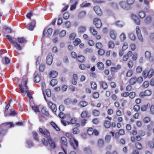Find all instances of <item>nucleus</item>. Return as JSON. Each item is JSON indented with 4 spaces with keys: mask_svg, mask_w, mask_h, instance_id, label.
I'll use <instances>...</instances> for the list:
<instances>
[{
    "mask_svg": "<svg viewBox=\"0 0 154 154\" xmlns=\"http://www.w3.org/2000/svg\"><path fill=\"white\" fill-rule=\"evenodd\" d=\"M94 23L97 28L100 27L102 25L101 20L97 18H95L94 19Z\"/></svg>",
    "mask_w": 154,
    "mask_h": 154,
    "instance_id": "9",
    "label": "nucleus"
},
{
    "mask_svg": "<svg viewBox=\"0 0 154 154\" xmlns=\"http://www.w3.org/2000/svg\"><path fill=\"white\" fill-rule=\"evenodd\" d=\"M129 37L132 40L134 41L136 37L134 34L133 33H130L129 34Z\"/></svg>",
    "mask_w": 154,
    "mask_h": 154,
    "instance_id": "49",
    "label": "nucleus"
},
{
    "mask_svg": "<svg viewBox=\"0 0 154 154\" xmlns=\"http://www.w3.org/2000/svg\"><path fill=\"white\" fill-rule=\"evenodd\" d=\"M4 29L5 30L7 33H9L12 32V30L9 27L5 26L4 27Z\"/></svg>",
    "mask_w": 154,
    "mask_h": 154,
    "instance_id": "53",
    "label": "nucleus"
},
{
    "mask_svg": "<svg viewBox=\"0 0 154 154\" xmlns=\"http://www.w3.org/2000/svg\"><path fill=\"white\" fill-rule=\"evenodd\" d=\"M148 106H150L149 104H147L146 105L143 106L141 108V110L142 111H145Z\"/></svg>",
    "mask_w": 154,
    "mask_h": 154,
    "instance_id": "41",
    "label": "nucleus"
},
{
    "mask_svg": "<svg viewBox=\"0 0 154 154\" xmlns=\"http://www.w3.org/2000/svg\"><path fill=\"white\" fill-rule=\"evenodd\" d=\"M52 32V29L51 28H49L46 32V35L47 36L49 37L51 35Z\"/></svg>",
    "mask_w": 154,
    "mask_h": 154,
    "instance_id": "34",
    "label": "nucleus"
},
{
    "mask_svg": "<svg viewBox=\"0 0 154 154\" xmlns=\"http://www.w3.org/2000/svg\"><path fill=\"white\" fill-rule=\"evenodd\" d=\"M78 60L80 62H83L85 61V58L83 56H79L78 57Z\"/></svg>",
    "mask_w": 154,
    "mask_h": 154,
    "instance_id": "30",
    "label": "nucleus"
},
{
    "mask_svg": "<svg viewBox=\"0 0 154 154\" xmlns=\"http://www.w3.org/2000/svg\"><path fill=\"white\" fill-rule=\"evenodd\" d=\"M86 12L85 11H82L80 12L78 15V17L79 18H84L85 16Z\"/></svg>",
    "mask_w": 154,
    "mask_h": 154,
    "instance_id": "22",
    "label": "nucleus"
},
{
    "mask_svg": "<svg viewBox=\"0 0 154 154\" xmlns=\"http://www.w3.org/2000/svg\"><path fill=\"white\" fill-rule=\"evenodd\" d=\"M27 146L29 148H30L33 145V144L29 140H27L26 141Z\"/></svg>",
    "mask_w": 154,
    "mask_h": 154,
    "instance_id": "33",
    "label": "nucleus"
},
{
    "mask_svg": "<svg viewBox=\"0 0 154 154\" xmlns=\"http://www.w3.org/2000/svg\"><path fill=\"white\" fill-rule=\"evenodd\" d=\"M32 134L34 139L35 140H38L39 139V138L38 137V134L35 131H33Z\"/></svg>",
    "mask_w": 154,
    "mask_h": 154,
    "instance_id": "51",
    "label": "nucleus"
},
{
    "mask_svg": "<svg viewBox=\"0 0 154 154\" xmlns=\"http://www.w3.org/2000/svg\"><path fill=\"white\" fill-rule=\"evenodd\" d=\"M76 34L74 33L71 34L69 36V38L70 40H73L75 38Z\"/></svg>",
    "mask_w": 154,
    "mask_h": 154,
    "instance_id": "55",
    "label": "nucleus"
},
{
    "mask_svg": "<svg viewBox=\"0 0 154 154\" xmlns=\"http://www.w3.org/2000/svg\"><path fill=\"white\" fill-rule=\"evenodd\" d=\"M98 68L101 70H103L104 69V64L101 62H98L97 64Z\"/></svg>",
    "mask_w": 154,
    "mask_h": 154,
    "instance_id": "18",
    "label": "nucleus"
},
{
    "mask_svg": "<svg viewBox=\"0 0 154 154\" xmlns=\"http://www.w3.org/2000/svg\"><path fill=\"white\" fill-rule=\"evenodd\" d=\"M136 147L138 149H140L142 148V145L141 143L139 142H137L135 143Z\"/></svg>",
    "mask_w": 154,
    "mask_h": 154,
    "instance_id": "62",
    "label": "nucleus"
},
{
    "mask_svg": "<svg viewBox=\"0 0 154 154\" xmlns=\"http://www.w3.org/2000/svg\"><path fill=\"white\" fill-rule=\"evenodd\" d=\"M58 73L57 72L55 71H52L49 74L51 77L53 78H55L57 75Z\"/></svg>",
    "mask_w": 154,
    "mask_h": 154,
    "instance_id": "20",
    "label": "nucleus"
},
{
    "mask_svg": "<svg viewBox=\"0 0 154 154\" xmlns=\"http://www.w3.org/2000/svg\"><path fill=\"white\" fill-rule=\"evenodd\" d=\"M133 109L135 111L138 112L140 109V107L139 105H136L134 106Z\"/></svg>",
    "mask_w": 154,
    "mask_h": 154,
    "instance_id": "57",
    "label": "nucleus"
},
{
    "mask_svg": "<svg viewBox=\"0 0 154 154\" xmlns=\"http://www.w3.org/2000/svg\"><path fill=\"white\" fill-rule=\"evenodd\" d=\"M84 151L86 154H91V151L89 147H85L84 149Z\"/></svg>",
    "mask_w": 154,
    "mask_h": 154,
    "instance_id": "25",
    "label": "nucleus"
},
{
    "mask_svg": "<svg viewBox=\"0 0 154 154\" xmlns=\"http://www.w3.org/2000/svg\"><path fill=\"white\" fill-rule=\"evenodd\" d=\"M51 125L52 126V127L57 131H60V129L57 126V125L56 124L53 122H51Z\"/></svg>",
    "mask_w": 154,
    "mask_h": 154,
    "instance_id": "26",
    "label": "nucleus"
},
{
    "mask_svg": "<svg viewBox=\"0 0 154 154\" xmlns=\"http://www.w3.org/2000/svg\"><path fill=\"white\" fill-rule=\"evenodd\" d=\"M115 25L119 27H122L125 25L124 22L121 21H117L114 23Z\"/></svg>",
    "mask_w": 154,
    "mask_h": 154,
    "instance_id": "15",
    "label": "nucleus"
},
{
    "mask_svg": "<svg viewBox=\"0 0 154 154\" xmlns=\"http://www.w3.org/2000/svg\"><path fill=\"white\" fill-rule=\"evenodd\" d=\"M48 105L53 112H56L57 107L55 104L51 102H49L48 103Z\"/></svg>",
    "mask_w": 154,
    "mask_h": 154,
    "instance_id": "12",
    "label": "nucleus"
},
{
    "mask_svg": "<svg viewBox=\"0 0 154 154\" xmlns=\"http://www.w3.org/2000/svg\"><path fill=\"white\" fill-rule=\"evenodd\" d=\"M91 88L94 90H96L97 89V84L94 82H91Z\"/></svg>",
    "mask_w": 154,
    "mask_h": 154,
    "instance_id": "37",
    "label": "nucleus"
},
{
    "mask_svg": "<svg viewBox=\"0 0 154 154\" xmlns=\"http://www.w3.org/2000/svg\"><path fill=\"white\" fill-rule=\"evenodd\" d=\"M32 109L34 110L35 112H39V109L38 107L37 106L34 105L32 106Z\"/></svg>",
    "mask_w": 154,
    "mask_h": 154,
    "instance_id": "46",
    "label": "nucleus"
},
{
    "mask_svg": "<svg viewBox=\"0 0 154 154\" xmlns=\"http://www.w3.org/2000/svg\"><path fill=\"white\" fill-rule=\"evenodd\" d=\"M90 31L91 33L94 35L96 36L97 35V31L93 28H90Z\"/></svg>",
    "mask_w": 154,
    "mask_h": 154,
    "instance_id": "28",
    "label": "nucleus"
},
{
    "mask_svg": "<svg viewBox=\"0 0 154 154\" xmlns=\"http://www.w3.org/2000/svg\"><path fill=\"white\" fill-rule=\"evenodd\" d=\"M53 57L52 55L50 54L46 58V63L47 64L50 65L52 62Z\"/></svg>",
    "mask_w": 154,
    "mask_h": 154,
    "instance_id": "11",
    "label": "nucleus"
},
{
    "mask_svg": "<svg viewBox=\"0 0 154 154\" xmlns=\"http://www.w3.org/2000/svg\"><path fill=\"white\" fill-rule=\"evenodd\" d=\"M100 84L102 87V88L104 89H106L107 88V84L103 82H101L100 83Z\"/></svg>",
    "mask_w": 154,
    "mask_h": 154,
    "instance_id": "36",
    "label": "nucleus"
},
{
    "mask_svg": "<svg viewBox=\"0 0 154 154\" xmlns=\"http://www.w3.org/2000/svg\"><path fill=\"white\" fill-rule=\"evenodd\" d=\"M39 132L46 137L48 140V143L51 147L52 148H54L56 147L55 142L52 139L50 138V133L46 129H45L44 130H43L40 128H39Z\"/></svg>",
    "mask_w": 154,
    "mask_h": 154,
    "instance_id": "2",
    "label": "nucleus"
},
{
    "mask_svg": "<svg viewBox=\"0 0 154 154\" xmlns=\"http://www.w3.org/2000/svg\"><path fill=\"white\" fill-rule=\"evenodd\" d=\"M98 144L100 147H102L104 145L103 140L102 139L99 140L98 141Z\"/></svg>",
    "mask_w": 154,
    "mask_h": 154,
    "instance_id": "45",
    "label": "nucleus"
},
{
    "mask_svg": "<svg viewBox=\"0 0 154 154\" xmlns=\"http://www.w3.org/2000/svg\"><path fill=\"white\" fill-rule=\"evenodd\" d=\"M87 132L88 134L89 135H92L94 133V129L92 128H90L88 129Z\"/></svg>",
    "mask_w": 154,
    "mask_h": 154,
    "instance_id": "39",
    "label": "nucleus"
},
{
    "mask_svg": "<svg viewBox=\"0 0 154 154\" xmlns=\"http://www.w3.org/2000/svg\"><path fill=\"white\" fill-rule=\"evenodd\" d=\"M136 31L138 38L141 42H143V38L141 34L140 30L138 26H137Z\"/></svg>",
    "mask_w": 154,
    "mask_h": 154,
    "instance_id": "7",
    "label": "nucleus"
},
{
    "mask_svg": "<svg viewBox=\"0 0 154 154\" xmlns=\"http://www.w3.org/2000/svg\"><path fill=\"white\" fill-rule=\"evenodd\" d=\"M142 67L140 66H137L136 69V72L137 73H140L142 71Z\"/></svg>",
    "mask_w": 154,
    "mask_h": 154,
    "instance_id": "58",
    "label": "nucleus"
},
{
    "mask_svg": "<svg viewBox=\"0 0 154 154\" xmlns=\"http://www.w3.org/2000/svg\"><path fill=\"white\" fill-rule=\"evenodd\" d=\"M86 30V27L84 26H81L79 29V31L80 32H84Z\"/></svg>",
    "mask_w": 154,
    "mask_h": 154,
    "instance_id": "43",
    "label": "nucleus"
},
{
    "mask_svg": "<svg viewBox=\"0 0 154 154\" xmlns=\"http://www.w3.org/2000/svg\"><path fill=\"white\" fill-rule=\"evenodd\" d=\"M145 57L147 59L149 58L151 56L150 52L148 51H146L145 53Z\"/></svg>",
    "mask_w": 154,
    "mask_h": 154,
    "instance_id": "44",
    "label": "nucleus"
},
{
    "mask_svg": "<svg viewBox=\"0 0 154 154\" xmlns=\"http://www.w3.org/2000/svg\"><path fill=\"white\" fill-rule=\"evenodd\" d=\"M104 125L106 128H109L111 125L110 122L109 121H105L104 122Z\"/></svg>",
    "mask_w": 154,
    "mask_h": 154,
    "instance_id": "32",
    "label": "nucleus"
},
{
    "mask_svg": "<svg viewBox=\"0 0 154 154\" xmlns=\"http://www.w3.org/2000/svg\"><path fill=\"white\" fill-rule=\"evenodd\" d=\"M93 10L96 14L98 16H101L102 15V12L100 7L96 6L93 8Z\"/></svg>",
    "mask_w": 154,
    "mask_h": 154,
    "instance_id": "10",
    "label": "nucleus"
},
{
    "mask_svg": "<svg viewBox=\"0 0 154 154\" xmlns=\"http://www.w3.org/2000/svg\"><path fill=\"white\" fill-rule=\"evenodd\" d=\"M131 18L134 20V21L137 24H139L140 21L139 19L135 15L132 14L131 16Z\"/></svg>",
    "mask_w": 154,
    "mask_h": 154,
    "instance_id": "14",
    "label": "nucleus"
},
{
    "mask_svg": "<svg viewBox=\"0 0 154 154\" xmlns=\"http://www.w3.org/2000/svg\"><path fill=\"white\" fill-rule=\"evenodd\" d=\"M42 142V144L45 146H47L48 144V142L47 140H46L45 138H42L41 140Z\"/></svg>",
    "mask_w": 154,
    "mask_h": 154,
    "instance_id": "54",
    "label": "nucleus"
},
{
    "mask_svg": "<svg viewBox=\"0 0 154 154\" xmlns=\"http://www.w3.org/2000/svg\"><path fill=\"white\" fill-rule=\"evenodd\" d=\"M79 104L80 106L82 107H84L87 105L88 103L86 101H81Z\"/></svg>",
    "mask_w": 154,
    "mask_h": 154,
    "instance_id": "31",
    "label": "nucleus"
},
{
    "mask_svg": "<svg viewBox=\"0 0 154 154\" xmlns=\"http://www.w3.org/2000/svg\"><path fill=\"white\" fill-rule=\"evenodd\" d=\"M108 47L110 48H113L114 47V44L113 42L112 41H110L108 43Z\"/></svg>",
    "mask_w": 154,
    "mask_h": 154,
    "instance_id": "40",
    "label": "nucleus"
},
{
    "mask_svg": "<svg viewBox=\"0 0 154 154\" xmlns=\"http://www.w3.org/2000/svg\"><path fill=\"white\" fill-rule=\"evenodd\" d=\"M35 75L34 81L36 83L38 82L40 80V77L36 73V72L34 73Z\"/></svg>",
    "mask_w": 154,
    "mask_h": 154,
    "instance_id": "19",
    "label": "nucleus"
},
{
    "mask_svg": "<svg viewBox=\"0 0 154 154\" xmlns=\"http://www.w3.org/2000/svg\"><path fill=\"white\" fill-rule=\"evenodd\" d=\"M149 85V83L147 81L144 82L143 84V87L144 88H146Z\"/></svg>",
    "mask_w": 154,
    "mask_h": 154,
    "instance_id": "60",
    "label": "nucleus"
},
{
    "mask_svg": "<svg viewBox=\"0 0 154 154\" xmlns=\"http://www.w3.org/2000/svg\"><path fill=\"white\" fill-rule=\"evenodd\" d=\"M7 38L13 45V46L19 50H21L22 49L23 46L20 45L15 40H14V38L9 35H7L6 36Z\"/></svg>",
    "mask_w": 154,
    "mask_h": 154,
    "instance_id": "3",
    "label": "nucleus"
},
{
    "mask_svg": "<svg viewBox=\"0 0 154 154\" xmlns=\"http://www.w3.org/2000/svg\"><path fill=\"white\" fill-rule=\"evenodd\" d=\"M69 142L70 144L72 146L74 149H75L78 145V141L75 138H73L69 140Z\"/></svg>",
    "mask_w": 154,
    "mask_h": 154,
    "instance_id": "8",
    "label": "nucleus"
},
{
    "mask_svg": "<svg viewBox=\"0 0 154 154\" xmlns=\"http://www.w3.org/2000/svg\"><path fill=\"white\" fill-rule=\"evenodd\" d=\"M42 114L47 116H48L49 115L48 112L46 110L45 108L44 107L42 108Z\"/></svg>",
    "mask_w": 154,
    "mask_h": 154,
    "instance_id": "35",
    "label": "nucleus"
},
{
    "mask_svg": "<svg viewBox=\"0 0 154 154\" xmlns=\"http://www.w3.org/2000/svg\"><path fill=\"white\" fill-rule=\"evenodd\" d=\"M61 141L62 144L64 145L65 146H66L67 145V141L65 137H62L61 138Z\"/></svg>",
    "mask_w": 154,
    "mask_h": 154,
    "instance_id": "24",
    "label": "nucleus"
},
{
    "mask_svg": "<svg viewBox=\"0 0 154 154\" xmlns=\"http://www.w3.org/2000/svg\"><path fill=\"white\" fill-rule=\"evenodd\" d=\"M57 83V81L56 79H53L50 82V85L52 86L56 85Z\"/></svg>",
    "mask_w": 154,
    "mask_h": 154,
    "instance_id": "29",
    "label": "nucleus"
},
{
    "mask_svg": "<svg viewBox=\"0 0 154 154\" xmlns=\"http://www.w3.org/2000/svg\"><path fill=\"white\" fill-rule=\"evenodd\" d=\"M66 34V31L64 30H63L59 33V35L60 37H63Z\"/></svg>",
    "mask_w": 154,
    "mask_h": 154,
    "instance_id": "50",
    "label": "nucleus"
},
{
    "mask_svg": "<svg viewBox=\"0 0 154 154\" xmlns=\"http://www.w3.org/2000/svg\"><path fill=\"white\" fill-rule=\"evenodd\" d=\"M46 94L47 96L48 97H50L51 96V91L49 89H47L45 90Z\"/></svg>",
    "mask_w": 154,
    "mask_h": 154,
    "instance_id": "59",
    "label": "nucleus"
},
{
    "mask_svg": "<svg viewBox=\"0 0 154 154\" xmlns=\"http://www.w3.org/2000/svg\"><path fill=\"white\" fill-rule=\"evenodd\" d=\"M100 114L99 111L98 110L94 109L93 112V114L95 116H98Z\"/></svg>",
    "mask_w": 154,
    "mask_h": 154,
    "instance_id": "42",
    "label": "nucleus"
},
{
    "mask_svg": "<svg viewBox=\"0 0 154 154\" xmlns=\"http://www.w3.org/2000/svg\"><path fill=\"white\" fill-rule=\"evenodd\" d=\"M154 73V70L152 69H151L148 72V78L149 79L153 75Z\"/></svg>",
    "mask_w": 154,
    "mask_h": 154,
    "instance_id": "23",
    "label": "nucleus"
},
{
    "mask_svg": "<svg viewBox=\"0 0 154 154\" xmlns=\"http://www.w3.org/2000/svg\"><path fill=\"white\" fill-rule=\"evenodd\" d=\"M71 102V99L68 98L66 99L64 101V103L67 105L70 104Z\"/></svg>",
    "mask_w": 154,
    "mask_h": 154,
    "instance_id": "64",
    "label": "nucleus"
},
{
    "mask_svg": "<svg viewBox=\"0 0 154 154\" xmlns=\"http://www.w3.org/2000/svg\"><path fill=\"white\" fill-rule=\"evenodd\" d=\"M151 94V91L150 90H146L143 93H141L140 94V95L141 96H148L150 95Z\"/></svg>",
    "mask_w": 154,
    "mask_h": 154,
    "instance_id": "16",
    "label": "nucleus"
},
{
    "mask_svg": "<svg viewBox=\"0 0 154 154\" xmlns=\"http://www.w3.org/2000/svg\"><path fill=\"white\" fill-rule=\"evenodd\" d=\"M80 132V131L77 128H74L73 129V133L74 134H78Z\"/></svg>",
    "mask_w": 154,
    "mask_h": 154,
    "instance_id": "52",
    "label": "nucleus"
},
{
    "mask_svg": "<svg viewBox=\"0 0 154 154\" xmlns=\"http://www.w3.org/2000/svg\"><path fill=\"white\" fill-rule=\"evenodd\" d=\"M81 40L79 38L76 39L73 42V44L74 45H77L81 42Z\"/></svg>",
    "mask_w": 154,
    "mask_h": 154,
    "instance_id": "38",
    "label": "nucleus"
},
{
    "mask_svg": "<svg viewBox=\"0 0 154 154\" xmlns=\"http://www.w3.org/2000/svg\"><path fill=\"white\" fill-rule=\"evenodd\" d=\"M36 24L35 20H32L31 22L29 24V25L26 26V28L32 31L35 26Z\"/></svg>",
    "mask_w": 154,
    "mask_h": 154,
    "instance_id": "5",
    "label": "nucleus"
},
{
    "mask_svg": "<svg viewBox=\"0 0 154 154\" xmlns=\"http://www.w3.org/2000/svg\"><path fill=\"white\" fill-rule=\"evenodd\" d=\"M139 15L141 18H143L145 17V13L144 11H142L139 12Z\"/></svg>",
    "mask_w": 154,
    "mask_h": 154,
    "instance_id": "48",
    "label": "nucleus"
},
{
    "mask_svg": "<svg viewBox=\"0 0 154 154\" xmlns=\"http://www.w3.org/2000/svg\"><path fill=\"white\" fill-rule=\"evenodd\" d=\"M132 70H129L127 72L126 74V76L128 77H130L132 76Z\"/></svg>",
    "mask_w": 154,
    "mask_h": 154,
    "instance_id": "56",
    "label": "nucleus"
},
{
    "mask_svg": "<svg viewBox=\"0 0 154 154\" xmlns=\"http://www.w3.org/2000/svg\"><path fill=\"white\" fill-rule=\"evenodd\" d=\"M143 76L144 78L148 77V72L146 70L143 71Z\"/></svg>",
    "mask_w": 154,
    "mask_h": 154,
    "instance_id": "61",
    "label": "nucleus"
},
{
    "mask_svg": "<svg viewBox=\"0 0 154 154\" xmlns=\"http://www.w3.org/2000/svg\"><path fill=\"white\" fill-rule=\"evenodd\" d=\"M88 114V112L87 111L84 110L82 111L81 114V116L82 118H85Z\"/></svg>",
    "mask_w": 154,
    "mask_h": 154,
    "instance_id": "27",
    "label": "nucleus"
},
{
    "mask_svg": "<svg viewBox=\"0 0 154 154\" xmlns=\"http://www.w3.org/2000/svg\"><path fill=\"white\" fill-rule=\"evenodd\" d=\"M120 38L121 41H124L126 38V36L124 33H122L120 36Z\"/></svg>",
    "mask_w": 154,
    "mask_h": 154,
    "instance_id": "47",
    "label": "nucleus"
},
{
    "mask_svg": "<svg viewBox=\"0 0 154 154\" xmlns=\"http://www.w3.org/2000/svg\"><path fill=\"white\" fill-rule=\"evenodd\" d=\"M25 79V84L24 85H23L22 84H19V87L21 91V94L24 97L25 96L26 93H25V92L27 94V96L30 99H32V97L31 95L30 92H29L28 87L27 86V78L26 76H24Z\"/></svg>",
    "mask_w": 154,
    "mask_h": 154,
    "instance_id": "1",
    "label": "nucleus"
},
{
    "mask_svg": "<svg viewBox=\"0 0 154 154\" xmlns=\"http://www.w3.org/2000/svg\"><path fill=\"white\" fill-rule=\"evenodd\" d=\"M119 5L122 8L126 10H129L131 8V6L125 2H120Z\"/></svg>",
    "mask_w": 154,
    "mask_h": 154,
    "instance_id": "6",
    "label": "nucleus"
},
{
    "mask_svg": "<svg viewBox=\"0 0 154 154\" xmlns=\"http://www.w3.org/2000/svg\"><path fill=\"white\" fill-rule=\"evenodd\" d=\"M110 37L112 39L115 40L116 38L117 34L115 31L112 30L110 32Z\"/></svg>",
    "mask_w": 154,
    "mask_h": 154,
    "instance_id": "17",
    "label": "nucleus"
},
{
    "mask_svg": "<svg viewBox=\"0 0 154 154\" xmlns=\"http://www.w3.org/2000/svg\"><path fill=\"white\" fill-rule=\"evenodd\" d=\"M136 77H133L130 80V84L131 85H133L135 84L137 82Z\"/></svg>",
    "mask_w": 154,
    "mask_h": 154,
    "instance_id": "21",
    "label": "nucleus"
},
{
    "mask_svg": "<svg viewBox=\"0 0 154 154\" xmlns=\"http://www.w3.org/2000/svg\"><path fill=\"white\" fill-rule=\"evenodd\" d=\"M137 82L139 83H141L143 81V78L141 77H139L137 78H136Z\"/></svg>",
    "mask_w": 154,
    "mask_h": 154,
    "instance_id": "63",
    "label": "nucleus"
},
{
    "mask_svg": "<svg viewBox=\"0 0 154 154\" xmlns=\"http://www.w3.org/2000/svg\"><path fill=\"white\" fill-rule=\"evenodd\" d=\"M16 39L17 42L20 44H23L27 42V41L25 38L23 37H18Z\"/></svg>",
    "mask_w": 154,
    "mask_h": 154,
    "instance_id": "13",
    "label": "nucleus"
},
{
    "mask_svg": "<svg viewBox=\"0 0 154 154\" xmlns=\"http://www.w3.org/2000/svg\"><path fill=\"white\" fill-rule=\"evenodd\" d=\"M10 125L9 128H11L14 126V124L12 122H8L6 123L2 124L0 126V135L2 136L5 135L6 132V129L7 128V125Z\"/></svg>",
    "mask_w": 154,
    "mask_h": 154,
    "instance_id": "4",
    "label": "nucleus"
}]
</instances>
